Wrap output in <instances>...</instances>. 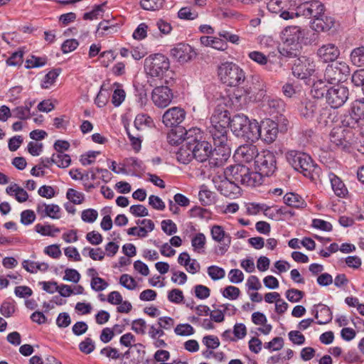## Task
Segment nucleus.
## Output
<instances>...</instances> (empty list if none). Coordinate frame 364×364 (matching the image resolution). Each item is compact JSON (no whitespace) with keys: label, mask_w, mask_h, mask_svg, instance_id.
Masks as SVG:
<instances>
[{"label":"nucleus","mask_w":364,"mask_h":364,"mask_svg":"<svg viewBox=\"0 0 364 364\" xmlns=\"http://www.w3.org/2000/svg\"><path fill=\"white\" fill-rule=\"evenodd\" d=\"M186 135L187 144L192 148L195 159L199 162L207 161L215 151L212 145L204 138L201 130L198 127H192L189 129Z\"/></svg>","instance_id":"obj_1"},{"label":"nucleus","mask_w":364,"mask_h":364,"mask_svg":"<svg viewBox=\"0 0 364 364\" xmlns=\"http://www.w3.org/2000/svg\"><path fill=\"white\" fill-rule=\"evenodd\" d=\"M218 76L221 82L230 87H238L245 82V72L237 65L226 62L218 68Z\"/></svg>","instance_id":"obj_2"},{"label":"nucleus","mask_w":364,"mask_h":364,"mask_svg":"<svg viewBox=\"0 0 364 364\" xmlns=\"http://www.w3.org/2000/svg\"><path fill=\"white\" fill-rule=\"evenodd\" d=\"M288 163L297 171L304 176L313 178V172L316 168L312 159L306 153L291 150L286 154Z\"/></svg>","instance_id":"obj_3"},{"label":"nucleus","mask_w":364,"mask_h":364,"mask_svg":"<svg viewBox=\"0 0 364 364\" xmlns=\"http://www.w3.org/2000/svg\"><path fill=\"white\" fill-rule=\"evenodd\" d=\"M144 66L148 75L162 80L170 68V62L166 55L156 53L145 58Z\"/></svg>","instance_id":"obj_4"},{"label":"nucleus","mask_w":364,"mask_h":364,"mask_svg":"<svg viewBox=\"0 0 364 364\" xmlns=\"http://www.w3.org/2000/svg\"><path fill=\"white\" fill-rule=\"evenodd\" d=\"M225 177L234 183L255 186L257 183V173L251 172L245 165L237 164L228 166L225 170Z\"/></svg>","instance_id":"obj_5"},{"label":"nucleus","mask_w":364,"mask_h":364,"mask_svg":"<svg viewBox=\"0 0 364 364\" xmlns=\"http://www.w3.org/2000/svg\"><path fill=\"white\" fill-rule=\"evenodd\" d=\"M292 75L297 79L304 80L306 83L316 72V63L307 56L301 55L291 60L289 63Z\"/></svg>","instance_id":"obj_6"},{"label":"nucleus","mask_w":364,"mask_h":364,"mask_svg":"<svg viewBox=\"0 0 364 364\" xmlns=\"http://www.w3.org/2000/svg\"><path fill=\"white\" fill-rule=\"evenodd\" d=\"M176 83L173 77L164 79L161 85L156 86L151 92V100L159 108L168 107L173 98L172 87Z\"/></svg>","instance_id":"obj_7"},{"label":"nucleus","mask_w":364,"mask_h":364,"mask_svg":"<svg viewBox=\"0 0 364 364\" xmlns=\"http://www.w3.org/2000/svg\"><path fill=\"white\" fill-rule=\"evenodd\" d=\"M215 148L214 151L217 154H221L226 159L230 154V149L228 144V128L220 124H210L208 127Z\"/></svg>","instance_id":"obj_8"},{"label":"nucleus","mask_w":364,"mask_h":364,"mask_svg":"<svg viewBox=\"0 0 364 364\" xmlns=\"http://www.w3.org/2000/svg\"><path fill=\"white\" fill-rule=\"evenodd\" d=\"M255 164L256 173L260 176H272L277 169L276 156L273 152L269 150L261 151L256 158Z\"/></svg>","instance_id":"obj_9"},{"label":"nucleus","mask_w":364,"mask_h":364,"mask_svg":"<svg viewBox=\"0 0 364 364\" xmlns=\"http://www.w3.org/2000/svg\"><path fill=\"white\" fill-rule=\"evenodd\" d=\"M350 68L344 61H336L328 65L324 72V79L329 84L343 82L350 75Z\"/></svg>","instance_id":"obj_10"},{"label":"nucleus","mask_w":364,"mask_h":364,"mask_svg":"<svg viewBox=\"0 0 364 364\" xmlns=\"http://www.w3.org/2000/svg\"><path fill=\"white\" fill-rule=\"evenodd\" d=\"M354 135L353 131L337 127L330 132L329 139L336 146L341 147L343 150H348L355 141Z\"/></svg>","instance_id":"obj_11"},{"label":"nucleus","mask_w":364,"mask_h":364,"mask_svg":"<svg viewBox=\"0 0 364 364\" xmlns=\"http://www.w3.org/2000/svg\"><path fill=\"white\" fill-rule=\"evenodd\" d=\"M325 11L324 5L319 1L314 0L304 2L296 6L295 15L296 17L303 16L305 18H314L321 16Z\"/></svg>","instance_id":"obj_12"},{"label":"nucleus","mask_w":364,"mask_h":364,"mask_svg":"<svg viewBox=\"0 0 364 364\" xmlns=\"http://www.w3.org/2000/svg\"><path fill=\"white\" fill-rule=\"evenodd\" d=\"M348 96V88L344 85H337L330 87L326 102L331 108L336 109L344 105Z\"/></svg>","instance_id":"obj_13"},{"label":"nucleus","mask_w":364,"mask_h":364,"mask_svg":"<svg viewBox=\"0 0 364 364\" xmlns=\"http://www.w3.org/2000/svg\"><path fill=\"white\" fill-rule=\"evenodd\" d=\"M306 31L299 26L286 27L282 32V41L288 45L307 44Z\"/></svg>","instance_id":"obj_14"},{"label":"nucleus","mask_w":364,"mask_h":364,"mask_svg":"<svg viewBox=\"0 0 364 364\" xmlns=\"http://www.w3.org/2000/svg\"><path fill=\"white\" fill-rule=\"evenodd\" d=\"M278 134V124L272 119H266L257 124V140L261 139L267 144L275 141Z\"/></svg>","instance_id":"obj_15"},{"label":"nucleus","mask_w":364,"mask_h":364,"mask_svg":"<svg viewBox=\"0 0 364 364\" xmlns=\"http://www.w3.org/2000/svg\"><path fill=\"white\" fill-rule=\"evenodd\" d=\"M186 113L185 110L180 107H173L168 109L162 117V122L166 127H173L183 122Z\"/></svg>","instance_id":"obj_16"},{"label":"nucleus","mask_w":364,"mask_h":364,"mask_svg":"<svg viewBox=\"0 0 364 364\" xmlns=\"http://www.w3.org/2000/svg\"><path fill=\"white\" fill-rule=\"evenodd\" d=\"M316 55L323 63L334 62L340 55V50L335 44L330 43L319 47Z\"/></svg>","instance_id":"obj_17"},{"label":"nucleus","mask_w":364,"mask_h":364,"mask_svg":"<svg viewBox=\"0 0 364 364\" xmlns=\"http://www.w3.org/2000/svg\"><path fill=\"white\" fill-rule=\"evenodd\" d=\"M259 154L257 146L252 144L242 145L235 151V156L238 160L246 163H249L252 160L255 161Z\"/></svg>","instance_id":"obj_18"},{"label":"nucleus","mask_w":364,"mask_h":364,"mask_svg":"<svg viewBox=\"0 0 364 364\" xmlns=\"http://www.w3.org/2000/svg\"><path fill=\"white\" fill-rule=\"evenodd\" d=\"M171 56L181 63L188 62L192 58V48L185 43H178L170 51Z\"/></svg>","instance_id":"obj_19"},{"label":"nucleus","mask_w":364,"mask_h":364,"mask_svg":"<svg viewBox=\"0 0 364 364\" xmlns=\"http://www.w3.org/2000/svg\"><path fill=\"white\" fill-rule=\"evenodd\" d=\"M335 23L334 18L324 14L321 15L311 21V27L317 32L329 31Z\"/></svg>","instance_id":"obj_20"},{"label":"nucleus","mask_w":364,"mask_h":364,"mask_svg":"<svg viewBox=\"0 0 364 364\" xmlns=\"http://www.w3.org/2000/svg\"><path fill=\"white\" fill-rule=\"evenodd\" d=\"M231 119L230 112L227 109L220 107V105L219 104L210 117V124H220L228 127V126L231 124Z\"/></svg>","instance_id":"obj_21"},{"label":"nucleus","mask_w":364,"mask_h":364,"mask_svg":"<svg viewBox=\"0 0 364 364\" xmlns=\"http://www.w3.org/2000/svg\"><path fill=\"white\" fill-rule=\"evenodd\" d=\"M320 107L321 104L316 100H305L299 106V112L301 117L306 119H312Z\"/></svg>","instance_id":"obj_22"},{"label":"nucleus","mask_w":364,"mask_h":364,"mask_svg":"<svg viewBox=\"0 0 364 364\" xmlns=\"http://www.w3.org/2000/svg\"><path fill=\"white\" fill-rule=\"evenodd\" d=\"M257 124L258 122L254 120H250L242 128L241 134H236L238 138H241L246 141L255 142L257 140Z\"/></svg>","instance_id":"obj_23"},{"label":"nucleus","mask_w":364,"mask_h":364,"mask_svg":"<svg viewBox=\"0 0 364 364\" xmlns=\"http://www.w3.org/2000/svg\"><path fill=\"white\" fill-rule=\"evenodd\" d=\"M172 129L167 134V141L171 145H178L183 142H186V133L189 132L182 127H176Z\"/></svg>","instance_id":"obj_24"},{"label":"nucleus","mask_w":364,"mask_h":364,"mask_svg":"<svg viewBox=\"0 0 364 364\" xmlns=\"http://www.w3.org/2000/svg\"><path fill=\"white\" fill-rule=\"evenodd\" d=\"M317 122L321 126H328L333 123L336 117L335 112L332 110L331 107H321L318 110Z\"/></svg>","instance_id":"obj_25"},{"label":"nucleus","mask_w":364,"mask_h":364,"mask_svg":"<svg viewBox=\"0 0 364 364\" xmlns=\"http://www.w3.org/2000/svg\"><path fill=\"white\" fill-rule=\"evenodd\" d=\"M330 87L326 85V82L322 80H316L312 85L311 89V94L314 98L322 99L328 95Z\"/></svg>","instance_id":"obj_26"},{"label":"nucleus","mask_w":364,"mask_h":364,"mask_svg":"<svg viewBox=\"0 0 364 364\" xmlns=\"http://www.w3.org/2000/svg\"><path fill=\"white\" fill-rule=\"evenodd\" d=\"M249 118L243 114H236L233 115L231 119L230 129L232 133L236 134H241L242 128L249 123Z\"/></svg>","instance_id":"obj_27"},{"label":"nucleus","mask_w":364,"mask_h":364,"mask_svg":"<svg viewBox=\"0 0 364 364\" xmlns=\"http://www.w3.org/2000/svg\"><path fill=\"white\" fill-rule=\"evenodd\" d=\"M239 183H234L232 180L225 178L221 181L218 186V191L226 197H230L239 192Z\"/></svg>","instance_id":"obj_28"},{"label":"nucleus","mask_w":364,"mask_h":364,"mask_svg":"<svg viewBox=\"0 0 364 364\" xmlns=\"http://www.w3.org/2000/svg\"><path fill=\"white\" fill-rule=\"evenodd\" d=\"M176 159L178 162L183 164H188L195 159L192 148L187 144V141L183 144L177 151Z\"/></svg>","instance_id":"obj_29"},{"label":"nucleus","mask_w":364,"mask_h":364,"mask_svg":"<svg viewBox=\"0 0 364 364\" xmlns=\"http://www.w3.org/2000/svg\"><path fill=\"white\" fill-rule=\"evenodd\" d=\"M87 274L92 277L90 285L95 291H101L108 287V283L104 279L96 276L97 272L95 269H88Z\"/></svg>","instance_id":"obj_30"},{"label":"nucleus","mask_w":364,"mask_h":364,"mask_svg":"<svg viewBox=\"0 0 364 364\" xmlns=\"http://www.w3.org/2000/svg\"><path fill=\"white\" fill-rule=\"evenodd\" d=\"M360 121V119L350 109L348 113L344 114L341 117V127L353 131V129L359 127Z\"/></svg>","instance_id":"obj_31"},{"label":"nucleus","mask_w":364,"mask_h":364,"mask_svg":"<svg viewBox=\"0 0 364 364\" xmlns=\"http://www.w3.org/2000/svg\"><path fill=\"white\" fill-rule=\"evenodd\" d=\"M284 203L290 207L300 208L306 206L304 200L298 194L294 193H288L284 198Z\"/></svg>","instance_id":"obj_32"},{"label":"nucleus","mask_w":364,"mask_h":364,"mask_svg":"<svg viewBox=\"0 0 364 364\" xmlns=\"http://www.w3.org/2000/svg\"><path fill=\"white\" fill-rule=\"evenodd\" d=\"M314 307H320L319 318L316 322L318 324H326L331 321L333 316L332 312L328 306L320 303L318 304L314 305Z\"/></svg>","instance_id":"obj_33"},{"label":"nucleus","mask_w":364,"mask_h":364,"mask_svg":"<svg viewBox=\"0 0 364 364\" xmlns=\"http://www.w3.org/2000/svg\"><path fill=\"white\" fill-rule=\"evenodd\" d=\"M248 57L261 65H266V68L267 70H271V66L273 64L272 62L269 60L267 57L262 52L256 50L250 52L248 53Z\"/></svg>","instance_id":"obj_34"},{"label":"nucleus","mask_w":364,"mask_h":364,"mask_svg":"<svg viewBox=\"0 0 364 364\" xmlns=\"http://www.w3.org/2000/svg\"><path fill=\"white\" fill-rule=\"evenodd\" d=\"M50 161L53 162L60 168H67L70 165L71 159L67 154H53Z\"/></svg>","instance_id":"obj_35"},{"label":"nucleus","mask_w":364,"mask_h":364,"mask_svg":"<svg viewBox=\"0 0 364 364\" xmlns=\"http://www.w3.org/2000/svg\"><path fill=\"white\" fill-rule=\"evenodd\" d=\"M206 243V238L203 233H197L191 240L193 250L198 253H203Z\"/></svg>","instance_id":"obj_36"},{"label":"nucleus","mask_w":364,"mask_h":364,"mask_svg":"<svg viewBox=\"0 0 364 364\" xmlns=\"http://www.w3.org/2000/svg\"><path fill=\"white\" fill-rule=\"evenodd\" d=\"M331 183L332 189L337 196L344 197L348 193L347 188L338 177L333 176V177L331 178Z\"/></svg>","instance_id":"obj_37"},{"label":"nucleus","mask_w":364,"mask_h":364,"mask_svg":"<svg viewBox=\"0 0 364 364\" xmlns=\"http://www.w3.org/2000/svg\"><path fill=\"white\" fill-rule=\"evenodd\" d=\"M350 58L353 65L358 67L364 66V46L354 48L350 53Z\"/></svg>","instance_id":"obj_38"},{"label":"nucleus","mask_w":364,"mask_h":364,"mask_svg":"<svg viewBox=\"0 0 364 364\" xmlns=\"http://www.w3.org/2000/svg\"><path fill=\"white\" fill-rule=\"evenodd\" d=\"M243 90H237L236 92H234L233 97L231 99L232 102L234 103L237 102L238 107H241L242 104L246 102L247 95L252 92L251 87H248L247 85L244 86Z\"/></svg>","instance_id":"obj_39"},{"label":"nucleus","mask_w":364,"mask_h":364,"mask_svg":"<svg viewBox=\"0 0 364 364\" xmlns=\"http://www.w3.org/2000/svg\"><path fill=\"white\" fill-rule=\"evenodd\" d=\"M117 32V26L114 24H110L107 21H101L97 28V34L100 36L113 33Z\"/></svg>","instance_id":"obj_40"},{"label":"nucleus","mask_w":364,"mask_h":364,"mask_svg":"<svg viewBox=\"0 0 364 364\" xmlns=\"http://www.w3.org/2000/svg\"><path fill=\"white\" fill-rule=\"evenodd\" d=\"M114 86L116 87L112 97V102L115 107L119 106L125 99V92L121 88V85L115 82Z\"/></svg>","instance_id":"obj_41"},{"label":"nucleus","mask_w":364,"mask_h":364,"mask_svg":"<svg viewBox=\"0 0 364 364\" xmlns=\"http://www.w3.org/2000/svg\"><path fill=\"white\" fill-rule=\"evenodd\" d=\"M210 232L212 238L220 243L226 241V237H230L229 235L225 233L223 228L220 225H213L211 228Z\"/></svg>","instance_id":"obj_42"},{"label":"nucleus","mask_w":364,"mask_h":364,"mask_svg":"<svg viewBox=\"0 0 364 364\" xmlns=\"http://www.w3.org/2000/svg\"><path fill=\"white\" fill-rule=\"evenodd\" d=\"M134 95L136 100L141 106L146 105L147 102V94L146 90L144 85H134Z\"/></svg>","instance_id":"obj_43"},{"label":"nucleus","mask_w":364,"mask_h":364,"mask_svg":"<svg viewBox=\"0 0 364 364\" xmlns=\"http://www.w3.org/2000/svg\"><path fill=\"white\" fill-rule=\"evenodd\" d=\"M85 251H88V256L93 260H102L105 257V252L100 248H91L90 247H84L82 253L85 255Z\"/></svg>","instance_id":"obj_44"},{"label":"nucleus","mask_w":364,"mask_h":364,"mask_svg":"<svg viewBox=\"0 0 364 364\" xmlns=\"http://www.w3.org/2000/svg\"><path fill=\"white\" fill-rule=\"evenodd\" d=\"M199 200L202 205H210L214 202L213 193L208 189H202L198 193Z\"/></svg>","instance_id":"obj_45"},{"label":"nucleus","mask_w":364,"mask_h":364,"mask_svg":"<svg viewBox=\"0 0 364 364\" xmlns=\"http://www.w3.org/2000/svg\"><path fill=\"white\" fill-rule=\"evenodd\" d=\"M350 110L360 120L364 119V98L355 100L351 105Z\"/></svg>","instance_id":"obj_46"},{"label":"nucleus","mask_w":364,"mask_h":364,"mask_svg":"<svg viewBox=\"0 0 364 364\" xmlns=\"http://www.w3.org/2000/svg\"><path fill=\"white\" fill-rule=\"evenodd\" d=\"M13 116L21 120L27 119L30 118V108L26 105V106L16 107L12 110Z\"/></svg>","instance_id":"obj_47"},{"label":"nucleus","mask_w":364,"mask_h":364,"mask_svg":"<svg viewBox=\"0 0 364 364\" xmlns=\"http://www.w3.org/2000/svg\"><path fill=\"white\" fill-rule=\"evenodd\" d=\"M66 197L73 203L77 205L81 204L85 200L84 194L73 188H69L68 190Z\"/></svg>","instance_id":"obj_48"},{"label":"nucleus","mask_w":364,"mask_h":364,"mask_svg":"<svg viewBox=\"0 0 364 364\" xmlns=\"http://www.w3.org/2000/svg\"><path fill=\"white\" fill-rule=\"evenodd\" d=\"M270 209L265 204L251 203L248 205L247 212L249 215H256L260 211H264L265 215H268L267 211Z\"/></svg>","instance_id":"obj_49"},{"label":"nucleus","mask_w":364,"mask_h":364,"mask_svg":"<svg viewBox=\"0 0 364 364\" xmlns=\"http://www.w3.org/2000/svg\"><path fill=\"white\" fill-rule=\"evenodd\" d=\"M208 274L214 281L223 279L225 276V272L224 269L216 265L208 267Z\"/></svg>","instance_id":"obj_50"},{"label":"nucleus","mask_w":364,"mask_h":364,"mask_svg":"<svg viewBox=\"0 0 364 364\" xmlns=\"http://www.w3.org/2000/svg\"><path fill=\"white\" fill-rule=\"evenodd\" d=\"M153 121L151 118L145 114H139L134 120V126L137 129H141L143 126H151Z\"/></svg>","instance_id":"obj_51"},{"label":"nucleus","mask_w":364,"mask_h":364,"mask_svg":"<svg viewBox=\"0 0 364 364\" xmlns=\"http://www.w3.org/2000/svg\"><path fill=\"white\" fill-rule=\"evenodd\" d=\"M174 332L178 336H187L193 335L195 331L191 325L188 323H181L176 326L174 328Z\"/></svg>","instance_id":"obj_52"},{"label":"nucleus","mask_w":364,"mask_h":364,"mask_svg":"<svg viewBox=\"0 0 364 364\" xmlns=\"http://www.w3.org/2000/svg\"><path fill=\"white\" fill-rule=\"evenodd\" d=\"M60 70H61L60 68H56L49 71L44 77L43 84L42 86L45 88H48L49 85L53 84L55 79L60 75Z\"/></svg>","instance_id":"obj_53"},{"label":"nucleus","mask_w":364,"mask_h":364,"mask_svg":"<svg viewBox=\"0 0 364 364\" xmlns=\"http://www.w3.org/2000/svg\"><path fill=\"white\" fill-rule=\"evenodd\" d=\"M146 323L143 318H137L132 322V330L139 335L146 333Z\"/></svg>","instance_id":"obj_54"},{"label":"nucleus","mask_w":364,"mask_h":364,"mask_svg":"<svg viewBox=\"0 0 364 364\" xmlns=\"http://www.w3.org/2000/svg\"><path fill=\"white\" fill-rule=\"evenodd\" d=\"M23 52L18 50L11 54V55L6 60V65L9 66L21 65L23 63Z\"/></svg>","instance_id":"obj_55"},{"label":"nucleus","mask_w":364,"mask_h":364,"mask_svg":"<svg viewBox=\"0 0 364 364\" xmlns=\"http://www.w3.org/2000/svg\"><path fill=\"white\" fill-rule=\"evenodd\" d=\"M119 283L129 290L134 289L137 285L134 279L129 274H124L120 277Z\"/></svg>","instance_id":"obj_56"},{"label":"nucleus","mask_w":364,"mask_h":364,"mask_svg":"<svg viewBox=\"0 0 364 364\" xmlns=\"http://www.w3.org/2000/svg\"><path fill=\"white\" fill-rule=\"evenodd\" d=\"M240 290L238 287L235 286H228L223 291V296L225 298L235 300L239 297Z\"/></svg>","instance_id":"obj_57"},{"label":"nucleus","mask_w":364,"mask_h":364,"mask_svg":"<svg viewBox=\"0 0 364 364\" xmlns=\"http://www.w3.org/2000/svg\"><path fill=\"white\" fill-rule=\"evenodd\" d=\"M304 295V293L302 291L296 289H290L286 291L287 299L292 303L300 301Z\"/></svg>","instance_id":"obj_58"},{"label":"nucleus","mask_w":364,"mask_h":364,"mask_svg":"<svg viewBox=\"0 0 364 364\" xmlns=\"http://www.w3.org/2000/svg\"><path fill=\"white\" fill-rule=\"evenodd\" d=\"M284 346V339L282 337H275L271 341L265 343L264 347L270 350H279Z\"/></svg>","instance_id":"obj_59"},{"label":"nucleus","mask_w":364,"mask_h":364,"mask_svg":"<svg viewBox=\"0 0 364 364\" xmlns=\"http://www.w3.org/2000/svg\"><path fill=\"white\" fill-rule=\"evenodd\" d=\"M98 216L97 211L92 208H88L84 210L81 214V218L84 222L92 223H94Z\"/></svg>","instance_id":"obj_60"},{"label":"nucleus","mask_w":364,"mask_h":364,"mask_svg":"<svg viewBox=\"0 0 364 364\" xmlns=\"http://www.w3.org/2000/svg\"><path fill=\"white\" fill-rule=\"evenodd\" d=\"M46 63V58L36 57L34 55L31 56V59H28L26 61V68L27 69L42 67Z\"/></svg>","instance_id":"obj_61"},{"label":"nucleus","mask_w":364,"mask_h":364,"mask_svg":"<svg viewBox=\"0 0 364 364\" xmlns=\"http://www.w3.org/2000/svg\"><path fill=\"white\" fill-rule=\"evenodd\" d=\"M95 343L90 338H86L79 344V349L85 354H90L95 350Z\"/></svg>","instance_id":"obj_62"},{"label":"nucleus","mask_w":364,"mask_h":364,"mask_svg":"<svg viewBox=\"0 0 364 364\" xmlns=\"http://www.w3.org/2000/svg\"><path fill=\"white\" fill-rule=\"evenodd\" d=\"M63 279L65 281L77 283L80 279V274L76 269L67 268Z\"/></svg>","instance_id":"obj_63"},{"label":"nucleus","mask_w":364,"mask_h":364,"mask_svg":"<svg viewBox=\"0 0 364 364\" xmlns=\"http://www.w3.org/2000/svg\"><path fill=\"white\" fill-rule=\"evenodd\" d=\"M351 81L354 85L364 87V69H360L353 73Z\"/></svg>","instance_id":"obj_64"}]
</instances>
